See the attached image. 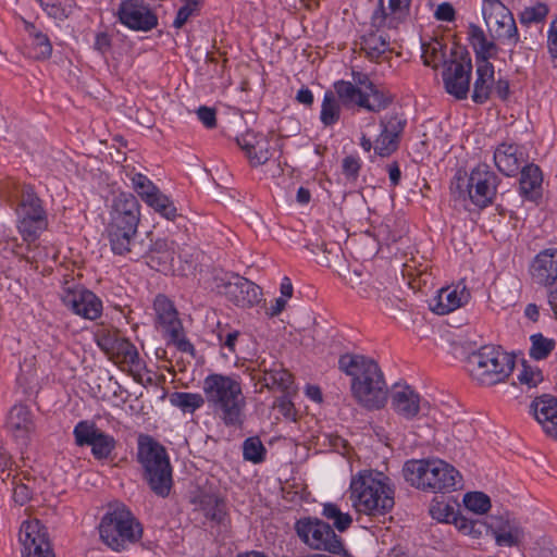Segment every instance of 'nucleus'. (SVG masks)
Returning <instances> with one entry per match:
<instances>
[{
	"label": "nucleus",
	"mask_w": 557,
	"mask_h": 557,
	"mask_svg": "<svg viewBox=\"0 0 557 557\" xmlns=\"http://www.w3.org/2000/svg\"><path fill=\"white\" fill-rule=\"evenodd\" d=\"M532 408L544 432L557 440V399L550 395H544L532 403Z\"/></svg>",
	"instance_id": "393cba45"
},
{
	"label": "nucleus",
	"mask_w": 557,
	"mask_h": 557,
	"mask_svg": "<svg viewBox=\"0 0 557 557\" xmlns=\"http://www.w3.org/2000/svg\"><path fill=\"white\" fill-rule=\"evenodd\" d=\"M76 444L91 446L92 455L97 459L108 458L115 448V440L99 430L94 423L79 422L74 429Z\"/></svg>",
	"instance_id": "6ab92c4d"
},
{
	"label": "nucleus",
	"mask_w": 557,
	"mask_h": 557,
	"mask_svg": "<svg viewBox=\"0 0 557 557\" xmlns=\"http://www.w3.org/2000/svg\"><path fill=\"white\" fill-rule=\"evenodd\" d=\"M493 522L488 524L483 521L487 527L483 533L491 532L497 545L513 547L519 546L524 537V531L519 523L503 517H492Z\"/></svg>",
	"instance_id": "412c9836"
},
{
	"label": "nucleus",
	"mask_w": 557,
	"mask_h": 557,
	"mask_svg": "<svg viewBox=\"0 0 557 557\" xmlns=\"http://www.w3.org/2000/svg\"><path fill=\"white\" fill-rule=\"evenodd\" d=\"M30 42V58L35 61L47 60L52 54V45L46 34L27 21H24Z\"/></svg>",
	"instance_id": "c85d7f7f"
},
{
	"label": "nucleus",
	"mask_w": 557,
	"mask_h": 557,
	"mask_svg": "<svg viewBox=\"0 0 557 557\" xmlns=\"http://www.w3.org/2000/svg\"><path fill=\"white\" fill-rule=\"evenodd\" d=\"M244 457L255 463L264 459L265 448L259 437H249L244 442Z\"/></svg>",
	"instance_id": "09e8293b"
},
{
	"label": "nucleus",
	"mask_w": 557,
	"mask_h": 557,
	"mask_svg": "<svg viewBox=\"0 0 557 557\" xmlns=\"http://www.w3.org/2000/svg\"><path fill=\"white\" fill-rule=\"evenodd\" d=\"M341 116V104L332 91L324 95L320 119L325 126L335 124Z\"/></svg>",
	"instance_id": "a19ab883"
},
{
	"label": "nucleus",
	"mask_w": 557,
	"mask_h": 557,
	"mask_svg": "<svg viewBox=\"0 0 557 557\" xmlns=\"http://www.w3.org/2000/svg\"><path fill=\"white\" fill-rule=\"evenodd\" d=\"M434 16L437 21L453 22L456 18V11L449 2H443L437 7Z\"/></svg>",
	"instance_id": "69168bd1"
},
{
	"label": "nucleus",
	"mask_w": 557,
	"mask_h": 557,
	"mask_svg": "<svg viewBox=\"0 0 557 557\" xmlns=\"http://www.w3.org/2000/svg\"><path fill=\"white\" fill-rule=\"evenodd\" d=\"M47 13L53 18L63 20L66 18L72 12L71 1L65 0L64 2H50L38 0Z\"/></svg>",
	"instance_id": "864d4df0"
},
{
	"label": "nucleus",
	"mask_w": 557,
	"mask_h": 557,
	"mask_svg": "<svg viewBox=\"0 0 557 557\" xmlns=\"http://www.w3.org/2000/svg\"><path fill=\"white\" fill-rule=\"evenodd\" d=\"M275 388L290 395L295 392L293 375L282 367L274 369Z\"/></svg>",
	"instance_id": "5fc2aeb1"
},
{
	"label": "nucleus",
	"mask_w": 557,
	"mask_h": 557,
	"mask_svg": "<svg viewBox=\"0 0 557 557\" xmlns=\"http://www.w3.org/2000/svg\"><path fill=\"white\" fill-rule=\"evenodd\" d=\"M199 1L193 0L186 2L180 10L177 11L176 17L173 22V26L176 28H181L188 18L193 15L194 12L198 10Z\"/></svg>",
	"instance_id": "bf43d9fd"
},
{
	"label": "nucleus",
	"mask_w": 557,
	"mask_h": 557,
	"mask_svg": "<svg viewBox=\"0 0 557 557\" xmlns=\"http://www.w3.org/2000/svg\"><path fill=\"white\" fill-rule=\"evenodd\" d=\"M153 307L159 323L173 341L178 342L180 349L183 351L191 349L193 346L189 342L180 339L182 327L172 301L164 295H158L154 299Z\"/></svg>",
	"instance_id": "aec40b11"
},
{
	"label": "nucleus",
	"mask_w": 557,
	"mask_h": 557,
	"mask_svg": "<svg viewBox=\"0 0 557 557\" xmlns=\"http://www.w3.org/2000/svg\"><path fill=\"white\" fill-rule=\"evenodd\" d=\"M306 249L310 252V253H315L317 249L322 251L324 253L323 257H321L320 259V262L326 267H331V260L330 258L327 257V255H332L334 256L335 258H339L341 256H343V252H342V249L336 245V244H333L331 247L324 243V242H321V243H310L306 246Z\"/></svg>",
	"instance_id": "3c124183"
},
{
	"label": "nucleus",
	"mask_w": 557,
	"mask_h": 557,
	"mask_svg": "<svg viewBox=\"0 0 557 557\" xmlns=\"http://www.w3.org/2000/svg\"><path fill=\"white\" fill-rule=\"evenodd\" d=\"M170 401L173 406L187 413H194L205 404V399L200 394L185 392L172 393L170 395Z\"/></svg>",
	"instance_id": "ea45409f"
},
{
	"label": "nucleus",
	"mask_w": 557,
	"mask_h": 557,
	"mask_svg": "<svg viewBox=\"0 0 557 557\" xmlns=\"http://www.w3.org/2000/svg\"><path fill=\"white\" fill-rule=\"evenodd\" d=\"M8 426L13 432L28 433L33 428L29 409L24 405H15L9 412Z\"/></svg>",
	"instance_id": "e433bc0d"
},
{
	"label": "nucleus",
	"mask_w": 557,
	"mask_h": 557,
	"mask_svg": "<svg viewBox=\"0 0 557 557\" xmlns=\"http://www.w3.org/2000/svg\"><path fill=\"white\" fill-rule=\"evenodd\" d=\"M100 540L112 550L121 552L143 536L141 524L124 506H110L98 527Z\"/></svg>",
	"instance_id": "0eeeda50"
},
{
	"label": "nucleus",
	"mask_w": 557,
	"mask_h": 557,
	"mask_svg": "<svg viewBox=\"0 0 557 557\" xmlns=\"http://www.w3.org/2000/svg\"><path fill=\"white\" fill-rule=\"evenodd\" d=\"M533 280L543 286H552L557 282V249L541 251L531 265Z\"/></svg>",
	"instance_id": "b1692460"
},
{
	"label": "nucleus",
	"mask_w": 557,
	"mask_h": 557,
	"mask_svg": "<svg viewBox=\"0 0 557 557\" xmlns=\"http://www.w3.org/2000/svg\"><path fill=\"white\" fill-rule=\"evenodd\" d=\"M393 410L406 420L418 417L422 409L420 395L410 386H396L391 394Z\"/></svg>",
	"instance_id": "4be33fe9"
},
{
	"label": "nucleus",
	"mask_w": 557,
	"mask_h": 557,
	"mask_svg": "<svg viewBox=\"0 0 557 557\" xmlns=\"http://www.w3.org/2000/svg\"><path fill=\"white\" fill-rule=\"evenodd\" d=\"M224 509V502L215 495L205 494L199 497L197 510L212 521L220 523L225 515Z\"/></svg>",
	"instance_id": "c9c22d12"
},
{
	"label": "nucleus",
	"mask_w": 557,
	"mask_h": 557,
	"mask_svg": "<svg viewBox=\"0 0 557 557\" xmlns=\"http://www.w3.org/2000/svg\"><path fill=\"white\" fill-rule=\"evenodd\" d=\"M117 16L120 22L134 30L149 32L158 25L157 14L144 0H124Z\"/></svg>",
	"instance_id": "f3484780"
},
{
	"label": "nucleus",
	"mask_w": 557,
	"mask_h": 557,
	"mask_svg": "<svg viewBox=\"0 0 557 557\" xmlns=\"http://www.w3.org/2000/svg\"><path fill=\"white\" fill-rule=\"evenodd\" d=\"M547 46L550 57L557 59V16L550 22Z\"/></svg>",
	"instance_id": "774afa93"
},
{
	"label": "nucleus",
	"mask_w": 557,
	"mask_h": 557,
	"mask_svg": "<svg viewBox=\"0 0 557 557\" xmlns=\"http://www.w3.org/2000/svg\"><path fill=\"white\" fill-rule=\"evenodd\" d=\"M532 347L530 356L535 360L545 359L554 349L555 342L550 338L544 337L542 334H534L531 336Z\"/></svg>",
	"instance_id": "49530a36"
},
{
	"label": "nucleus",
	"mask_w": 557,
	"mask_h": 557,
	"mask_svg": "<svg viewBox=\"0 0 557 557\" xmlns=\"http://www.w3.org/2000/svg\"><path fill=\"white\" fill-rule=\"evenodd\" d=\"M203 392L208 403L226 425L243 423L245 397L236 380L221 374H211L203 382Z\"/></svg>",
	"instance_id": "20e7f679"
},
{
	"label": "nucleus",
	"mask_w": 557,
	"mask_h": 557,
	"mask_svg": "<svg viewBox=\"0 0 557 557\" xmlns=\"http://www.w3.org/2000/svg\"><path fill=\"white\" fill-rule=\"evenodd\" d=\"M496 175L487 165H479L470 175L458 171L451 189L457 190L460 197L468 196L475 206L484 208L492 202L496 194Z\"/></svg>",
	"instance_id": "1a4fd4ad"
},
{
	"label": "nucleus",
	"mask_w": 557,
	"mask_h": 557,
	"mask_svg": "<svg viewBox=\"0 0 557 557\" xmlns=\"http://www.w3.org/2000/svg\"><path fill=\"white\" fill-rule=\"evenodd\" d=\"M111 215L126 219L139 220V205L136 197L132 194H120L113 200Z\"/></svg>",
	"instance_id": "f704fd0d"
},
{
	"label": "nucleus",
	"mask_w": 557,
	"mask_h": 557,
	"mask_svg": "<svg viewBox=\"0 0 557 557\" xmlns=\"http://www.w3.org/2000/svg\"><path fill=\"white\" fill-rule=\"evenodd\" d=\"M469 293L463 288L460 293L457 289L442 288L437 296V302L433 311L437 314H446L461 307L469 299Z\"/></svg>",
	"instance_id": "7c9ffc66"
},
{
	"label": "nucleus",
	"mask_w": 557,
	"mask_h": 557,
	"mask_svg": "<svg viewBox=\"0 0 557 557\" xmlns=\"http://www.w3.org/2000/svg\"><path fill=\"white\" fill-rule=\"evenodd\" d=\"M139 220L133 219V216L123 219L120 218V215L113 216L111 215L110 223L108 224V227L112 228H121L122 231L126 230L128 232H136L137 233V226H138Z\"/></svg>",
	"instance_id": "e2e57ef3"
},
{
	"label": "nucleus",
	"mask_w": 557,
	"mask_h": 557,
	"mask_svg": "<svg viewBox=\"0 0 557 557\" xmlns=\"http://www.w3.org/2000/svg\"><path fill=\"white\" fill-rule=\"evenodd\" d=\"M371 471L359 472L350 482L354 508L368 516H383L394 507V491Z\"/></svg>",
	"instance_id": "7ed1b4c3"
},
{
	"label": "nucleus",
	"mask_w": 557,
	"mask_h": 557,
	"mask_svg": "<svg viewBox=\"0 0 557 557\" xmlns=\"http://www.w3.org/2000/svg\"><path fill=\"white\" fill-rule=\"evenodd\" d=\"M18 539L23 545V557H55L47 528L39 520L24 521Z\"/></svg>",
	"instance_id": "4468645a"
},
{
	"label": "nucleus",
	"mask_w": 557,
	"mask_h": 557,
	"mask_svg": "<svg viewBox=\"0 0 557 557\" xmlns=\"http://www.w3.org/2000/svg\"><path fill=\"white\" fill-rule=\"evenodd\" d=\"M404 22L392 9H387V4H383V1L377 2V8L371 17V26L376 28L377 32L384 28L389 30L397 29Z\"/></svg>",
	"instance_id": "72a5a7b5"
},
{
	"label": "nucleus",
	"mask_w": 557,
	"mask_h": 557,
	"mask_svg": "<svg viewBox=\"0 0 557 557\" xmlns=\"http://www.w3.org/2000/svg\"><path fill=\"white\" fill-rule=\"evenodd\" d=\"M17 215V227L25 239L36 238L48 225L41 201L32 189L24 190Z\"/></svg>",
	"instance_id": "9b49d317"
},
{
	"label": "nucleus",
	"mask_w": 557,
	"mask_h": 557,
	"mask_svg": "<svg viewBox=\"0 0 557 557\" xmlns=\"http://www.w3.org/2000/svg\"><path fill=\"white\" fill-rule=\"evenodd\" d=\"M471 71L472 63L468 54L462 55L460 60L453 59L445 63L443 81L446 91L457 99L467 98L470 87Z\"/></svg>",
	"instance_id": "a211bd4d"
},
{
	"label": "nucleus",
	"mask_w": 557,
	"mask_h": 557,
	"mask_svg": "<svg viewBox=\"0 0 557 557\" xmlns=\"http://www.w3.org/2000/svg\"><path fill=\"white\" fill-rule=\"evenodd\" d=\"M145 202L168 220L172 221L176 216V208L173 202L165 195L160 193V190L154 193V195Z\"/></svg>",
	"instance_id": "c03bdc74"
},
{
	"label": "nucleus",
	"mask_w": 557,
	"mask_h": 557,
	"mask_svg": "<svg viewBox=\"0 0 557 557\" xmlns=\"http://www.w3.org/2000/svg\"><path fill=\"white\" fill-rule=\"evenodd\" d=\"M494 161L497 169L507 176L515 175L521 166L518 148L511 144L499 145L494 152Z\"/></svg>",
	"instance_id": "cd10ccee"
},
{
	"label": "nucleus",
	"mask_w": 557,
	"mask_h": 557,
	"mask_svg": "<svg viewBox=\"0 0 557 557\" xmlns=\"http://www.w3.org/2000/svg\"><path fill=\"white\" fill-rule=\"evenodd\" d=\"M547 14L548 7L543 2H539L535 5L524 8L519 15V21L524 25L541 23L545 20Z\"/></svg>",
	"instance_id": "de8ad7c7"
},
{
	"label": "nucleus",
	"mask_w": 557,
	"mask_h": 557,
	"mask_svg": "<svg viewBox=\"0 0 557 557\" xmlns=\"http://www.w3.org/2000/svg\"><path fill=\"white\" fill-rule=\"evenodd\" d=\"M61 300L75 314L88 320H96L102 311L101 300L94 293L74 282H65Z\"/></svg>",
	"instance_id": "ddd939ff"
},
{
	"label": "nucleus",
	"mask_w": 557,
	"mask_h": 557,
	"mask_svg": "<svg viewBox=\"0 0 557 557\" xmlns=\"http://www.w3.org/2000/svg\"><path fill=\"white\" fill-rule=\"evenodd\" d=\"M133 187L144 201L151 198L159 189L145 175L137 173L132 178Z\"/></svg>",
	"instance_id": "8fccbe9b"
},
{
	"label": "nucleus",
	"mask_w": 557,
	"mask_h": 557,
	"mask_svg": "<svg viewBox=\"0 0 557 557\" xmlns=\"http://www.w3.org/2000/svg\"><path fill=\"white\" fill-rule=\"evenodd\" d=\"M444 46L440 41L422 45V59L426 66L437 67L436 59L444 58Z\"/></svg>",
	"instance_id": "603ef678"
},
{
	"label": "nucleus",
	"mask_w": 557,
	"mask_h": 557,
	"mask_svg": "<svg viewBox=\"0 0 557 557\" xmlns=\"http://www.w3.org/2000/svg\"><path fill=\"white\" fill-rule=\"evenodd\" d=\"M295 531L299 539L312 549L332 554H341L344 550L343 542L333 528L318 518L305 517L297 520Z\"/></svg>",
	"instance_id": "9d476101"
},
{
	"label": "nucleus",
	"mask_w": 557,
	"mask_h": 557,
	"mask_svg": "<svg viewBox=\"0 0 557 557\" xmlns=\"http://www.w3.org/2000/svg\"><path fill=\"white\" fill-rule=\"evenodd\" d=\"M463 505L465 507L476 513L484 515L491 509V499L483 492H468L463 496Z\"/></svg>",
	"instance_id": "37998d69"
},
{
	"label": "nucleus",
	"mask_w": 557,
	"mask_h": 557,
	"mask_svg": "<svg viewBox=\"0 0 557 557\" xmlns=\"http://www.w3.org/2000/svg\"><path fill=\"white\" fill-rule=\"evenodd\" d=\"M322 515L333 520L334 527L339 531H346L352 523V519L348 513H344L341 509L332 503L324 504Z\"/></svg>",
	"instance_id": "a18cd8bd"
},
{
	"label": "nucleus",
	"mask_w": 557,
	"mask_h": 557,
	"mask_svg": "<svg viewBox=\"0 0 557 557\" xmlns=\"http://www.w3.org/2000/svg\"><path fill=\"white\" fill-rule=\"evenodd\" d=\"M392 100V96L386 95L374 85L369 91H364L363 98H360L359 107L371 112H380L386 109Z\"/></svg>",
	"instance_id": "58836bf2"
},
{
	"label": "nucleus",
	"mask_w": 557,
	"mask_h": 557,
	"mask_svg": "<svg viewBox=\"0 0 557 557\" xmlns=\"http://www.w3.org/2000/svg\"><path fill=\"white\" fill-rule=\"evenodd\" d=\"M216 282L219 292L237 307L250 308L260 301V287L243 276L234 274L228 281L221 278Z\"/></svg>",
	"instance_id": "dca6fc26"
},
{
	"label": "nucleus",
	"mask_w": 557,
	"mask_h": 557,
	"mask_svg": "<svg viewBox=\"0 0 557 557\" xmlns=\"http://www.w3.org/2000/svg\"><path fill=\"white\" fill-rule=\"evenodd\" d=\"M470 376L482 386L505 382L515 367V359L499 347L485 345L467 357Z\"/></svg>",
	"instance_id": "423d86ee"
},
{
	"label": "nucleus",
	"mask_w": 557,
	"mask_h": 557,
	"mask_svg": "<svg viewBox=\"0 0 557 557\" xmlns=\"http://www.w3.org/2000/svg\"><path fill=\"white\" fill-rule=\"evenodd\" d=\"M115 363H123L129 367L139 368L140 358L136 347L125 338H121L111 356Z\"/></svg>",
	"instance_id": "4c0bfd02"
},
{
	"label": "nucleus",
	"mask_w": 557,
	"mask_h": 557,
	"mask_svg": "<svg viewBox=\"0 0 557 557\" xmlns=\"http://www.w3.org/2000/svg\"><path fill=\"white\" fill-rule=\"evenodd\" d=\"M238 146L245 151L249 163L252 166H259L268 162L272 156L270 151V141L263 135L246 132L236 138Z\"/></svg>",
	"instance_id": "5701e85b"
},
{
	"label": "nucleus",
	"mask_w": 557,
	"mask_h": 557,
	"mask_svg": "<svg viewBox=\"0 0 557 557\" xmlns=\"http://www.w3.org/2000/svg\"><path fill=\"white\" fill-rule=\"evenodd\" d=\"M121 337H117L115 334H103L98 338V345L111 357Z\"/></svg>",
	"instance_id": "338daca9"
},
{
	"label": "nucleus",
	"mask_w": 557,
	"mask_h": 557,
	"mask_svg": "<svg viewBox=\"0 0 557 557\" xmlns=\"http://www.w3.org/2000/svg\"><path fill=\"white\" fill-rule=\"evenodd\" d=\"M476 76L472 99L476 103H483L488 99L492 90V84L494 82L493 64L485 63L476 65Z\"/></svg>",
	"instance_id": "2f4dec72"
},
{
	"label": "nucleus",
	"mask_w": 557,
	"mask_h": 557,
	"mask_svg": "<svg viewBox=\"0 0 557 557\" xmlns=\"http://www.w3.org/2000/svg\"><path fill=\"white\" fill-rule=\"evenodd\" d=\"M367 305L391 310L393 308V298L387 288L379 282L367 280L363 286L355 295Z\"/></svg>",
	"instance_id": "a878e982"
},
{
	"label": "nucleus",
	"mask_w": 557,
	"mask_h": 557,
	"mask_svg": "<svg viewBox=\"0 0 557 557\" xmlns=\"http://www.w3.org/2000/svg\"><path fill=\"white\" fill-rule=\"evenodd\" d=\"M389 44V36L371 33L362 37L361 49L370 60L376 61L382 54L391 50Z\"/></svg>",
	"instance_id": "473e14b6"
},
{
	"label": "nucleus",
	"mask_w": 557,
	"mask_h": 557,
	"mask_svg": "<svg viewBox=\"0 0 557 557\" xmlns=\"http://www.w3.org/2000/svg\"><path fill=\"white\" fill-rule=\"evenodd\" d=\"M17 476H13L12 484H14L13 499L18 505H24L32 497V491L27 484H24L21 479L16 480Z\"/></svg>",
	"instance_id": "052dcab7"
},
{
	"label": "nucleus",
	"mask_w": 557,
	"mask_h": 557,
	"mask_svg": "<svg viewBox=\"0 0 557 557\" xmlns=\"http://www.w3.org/2000/svg\"><path fill=\"white\" fill-rule=\"evenodd\" d=\"M339 369L351 376L355 400L368 410H379L387 401L388 388L379 364L364 356L346 354L338 360Z\"/></svg>",
	"instance_id": "f257e3e1"
},
{
	"label": "nucleus",
	"mask_w": 557,
	"mask_h": 557,
	"mask_svg": "<svg viewBox=\"0 0 557 557\" xmlns=\"http://www.w3.org/2000/svg\"><path fill=\"white\" fill-rule=\"evenodd\" d=\"M383 129L382 133L398 141L399 134L404 129L405 122L396 115L391 116L386 122H381Z\"/></svg>",
	"instance_id": "680f3d73"
},
{
	"label": "nucleus",
	"mask_w": 557,
	"mask_h": 557,
	"mask_svg": "<svg viewBox=\"0 0 557 557\" xmlns=\"http://www.w3.org/2000/svg\"><path fill=\"white\" fill-rule=\"evenodd\" d=\"M404 476L416 488L432 493H450L462 488L460 472L442 459H412L405 463Z\"/></svg>",
	"instance_id": "f03ea898"
},
{
	"label": "nucleus",
	"mask_w": 557,
	"mask_h": 557,
	"mask_svg": "<svg viewBox=\"0 0 557 557\" xmlns=\"http://www.w3.org/2000/svg\"><path fill=\"white\" fill-rule=\"evenodd\" d=\"M474 51L476 65L485 63L492 64L490 59L495 57L497 52V46L493 41H488L486 39L484 44H480L476 48H474Z\"/></svg>",
	"instance_id": "6e6d98bb"
},
{
	"label": "nucleus",
	"mask_w": 557,
	"mask_h": 557,
	"mask_svg": "<svg viewBox=\"0 0 557 557\" xmlns=\"http://www.w3.org/2000/svg\"><path fill=\"white\" fill-rule=\"evenodd\" d=\"M196 113L207 128H214L216 126V111L214 108L201 106Z\"/></svg>",
	"instance_id": "0e129e2a"
},
{
	"label": "nucleus",
	"mask_w": 557,
	"mask_h": 557,
	"mask_svg": "<svg viewBox=\"0 0 557 557\" xmlns=\"http://www.w3.org/2000/svg\"><path fill=\"white\" fill-rule=\"evenodd\" d=\"M111 249L116 255H128L133 259L135 246L141 244L136 232H128L121 228L107 227Z\"/></svg>",
	"instance_id": "bb28decb"
},
{
	"label": "nucleus",
	"mask_w": 557,
	"mask_h": 557,
	"mask_svg": "<svg viewBox=\"0 0 557 557\" xmlns=\"http://www.w3.org/2000/svg\"><path fill=\"white\" fill-rule=\"evenodd\" d=\"M483 16L488 30L497 38L518 41V29L511 12L499 0H485Z\"/></svg>",
	"instance_id": "2eb2a0df"
},
{
	"label": "nucleus",
	"mask_w": 557,
	"mask_h": 557,
	"mask_svg": "<svg viewBox=\"0 0 557 557\" xmlns=\"http://www.w3.org/2000/svg\"><path fill=\"white\" fill-rule=\"evenodd\" d=\"M430 513L433 519L438 522L450 523L463 535L479 539L487 527L482 520L469 519L460 513L449 502L445 500L444 497H435L432 500L430 507Z\"/></svg>",
	"instance_id": "f8f14e48"
},
{
	"label": "nucleus",
	"mask_w": 557,
	"mask_h": 557,
	"mask_svg": "<svg viewBox=\"0 0 557 557\" xmlns=\"http://www.w3.org/2000/svg\"><path fill=\"white\" fill-rule=\"evenodd\" d=\"M175 244L168 239L159 238L154 242L147 235L141 238V244L135 246L133 259L145 258L147 265L151 269L173 275H186L193 268L188 260L182 261L181 257H175Z\"/></svg>",
	"instance_id": "6e6552de"
},
{
	"label": "nucleus",
	"mask_w": 557,
	"mask_h": 557,
	"mask_svg": "<svg viewBox=\"0 0 557 557\" xmlns=\"http://www.w3.org/2000/svg\"><path fill=\"white\" fill-rule=\"evenodd\" d=\"M334 89L345 104L355 103L359 106L360 98H363L364 91L355 84L346 81H338L334 84Z\"/></svg>",
	"instance_id": "79ce46f5"
},
{
	"label": "nucleus",
	"mask_w": 557,
	"mask_h": 557,
	"mask_svg": "<svg viewBox=\"0 0 557 557\" xmlns=\"http://www.w3.org/2000/svg\"><path fill=\"white\" fill-rule=\"evenodd\" d=\"M137 460L144 469L143 476L150 490L160 497H166L173 484L166 449L151 436L140 435Z\"/></svg>",
	"instance_id": "39448f33"
},
{
	"label": "nucleus",
	"mask_w": 557,
	"mask_h": 557,
	"mask_svg": "<svg viewBox=\"0 0 557 557\" xmlns=\"http://www.w3.org/2000/svg\"><path fill=\"white\" fill-rule=\"evenodd\" d=\"M518 380L521 384H525L529 387H535L543 381L541 370L523 364V369L518 375Z\"/></svg>",
	"instance_id": "13d9d810"
},
{
	"label": "nucleus",
	"mask_w": 557,
	"mask_h": 557,
	"mask_svg": "<svg viewBox=\"0 0 557 557\" xmlns=\"http://www.w3.org/2000/svg\"><path fill=\"white\" fill-rule=\"evenodd\" d=\"M542 182V171L537 165L529 164L522 168L520 191L524 197L531 200L540 198Z\"/></svg>",
	"instance_id": "c756f323"
},
{
	"label": "nucleus",
	"mask_w": 557,
	"mask_h": 557,
	"mask_svg": "<svg viewBox=\"0 0 557 557\" xmlns=\"http://www.w3.org/2000/svg\"><path fill=\"white\" fill-rule=\"evenodd\" d=\"M398 147V141L388 135L381 132L375 141L374 150L381 157H387L393 153Z\"/></svg>",
	"instance_id": "4d7b16f0"
}]
</instances>
